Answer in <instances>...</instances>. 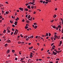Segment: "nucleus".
<instances>
[{
  "instance_id": "1",
  "label": "nucleus",
  "mask_w": 63,
  "mask_h": 63,
  "mask_svg": "<svg viewBox=\"0 0 63 63\" xmlns=\"http://www.w3.org/2000/svg\"><path fill=\"white\" fill-rule=\"evenodd\" d=\"M16 31H17V29H16V30L15 32L14 33V35H16V34H17V33H18V32H17Z\"/></svg>"
},
{
  "instance_id": "2",
  "label": "nucleus",
  "mask_w": 63,
  "mask_h": 63,
  "mask_svg": "<svg viewBox=\"0 0 63 63\" xmlns=\"http://www.w3.org/2000/svg\"><path fill=\"white\" fill-rule=\"evenodd\" d=\"M53 54H54V55H56V54H57V53L55 52H54V51H53Z\"/></svg>"
},
{
  "instance_id": "3",
  "label": "nucleus",
  "mask_w": 63,
  "mask_h": 63,
  "mask_svg": "<svg viewBox=\"0 0 63 63\" xmlns=\"http://www.w3.org/2000/svg\"><path fill=\"white\" fill-rule=\"evenodd\" d=\"M31 6L30 5H28L27 7L28 8V9H30V10L31 9V7H30Z\"/></svg>"
},
{
  "instance_id": "4",
  "label": "nucleus",
  "mask_w": 63,
  "mask_h": 63,
  "mask_svg": "<svg viewBox=\"0 0 63 63\" xmlns=\"http://www.w3.org/2000/svg\"><path fill=\"white\" fill-rule=\"evenodd\" d=\"M17 22L16 21L14 23V24H15V25H17Z\"/></svg>"
},
{
  "instance_id": "5",
  "label": "nucleus",
  "mask_w": 63,
  "mask_h": 63,
  "mask_svg": "<svg viewBox=\"0 0 63 63\" xmlns=\"http://www.w3.org/2000/svg\"><path fill=\"white\" fill-rule=\"evenodd\" d=\"M19 9L20 10H21V11H23V8H19Z\"/></svg>"
},
{
  "instance_id": "6",
  "label": "nucleus",
  "mask_w": 63,
  "mask_h": 63,
  "mask_svg": "<svg viewBox=\"0 0 63 63\" xmlns=\"http://www.w3.org/2000/svg\"><path fill=\"white\" fill-rule=\"evenodd\" d=\"M9 52H10V50H8L6 52V53H7V54L9 53Z\"/></svg>"
},
{
  "instance_id": "7",
  "label": "nucleus",
  "mask_w": 63,
  "mask_h": 63,
  "mask_svg": "<svg viewBox=\"0 0 63 63\" xmlns=\"http://www.w3.org/2000/svg\"><path fill=\"white\" fill-rule=\"evenodd\" d=\"M37 27H38V26H37L36 25H35L34 26V28H35V29H36V28H37Z\"/></svg>"
},
{
  "instance_id": "8",
  "label": "nucleus",
  "mask_w": 63,
  "mask_h": 63,
  "mask_svg": "<svg viewBox=\"0 0 63 63\" xmlns=\"http://www.w3.org/2000/svg\"><path fill=\"white\" fill-rule=\"evenodd\" d=\"M7 32H8V33L10 32H11V31L9 30L8 29H7Z\"/></svg>"
},
{
  "instance_id": "9",
  "label": "nucleus",
  "mask_w": 63,
  "mask_h": 63,
  "mask_svg": "<svg viewBox=\"0 0 63 63\" xmlns=\"http://www.w3.org/2000/svg\"><path fill=\"white\" fill-rule=\"evenodd\" d=\"M8 46V44H6L5 45V46L6 47H7V46Z\"/></svg>"
},
{
  "instance_id": "10",
  "label": "nucleus",
  "mask_w": 63,
  "mask_h": 63,
  "mask_svg": "<svg viewBox=\"0 0 63 63\" xmlns=\"http://www.w3.org/2000/svg\"><path fill=\"white\" fill-rule=\"evenodd\" d=\"M25 11H26H26H28V9L27 8H25Z\"/></svg>"
},
{
  "instance_id": "11",
  "label": "nucleus",
  "mask_w": 63,
  "mask_h": 63,
  "mask_svg": "<svg viewBox=\"0 0 63 63\" xmlns=\"http://www.w3.org/2000/svg\"><path fill=\"white\" fill-rule=\"evenodd\" d=\"M30 15H29L28 17V19H29V18H30Z\"/></svg>"
},
{
  "instance_id": "12",
  "label": "nucleus",
  "mask_w": 63,
  "mask_h": 63,
  "mask_svg": "<svg viewBox=\"0 0 63 63\" xmlns=\"http://www.w3.org/2000/svg\"><path fill=\"white\" fill-rule=\"evenodd\" d=\"M7 42H8V43H11V41L10 40H8L7 41Z\"/></svg>"
},
{
  "instance_id": "13",
  "label": "nucleus",
  "mask_w": 63,
  "mask_h": 63,
  "mask_svg": "<svg viewBox=\"0 0 63 63\" xmlns=\"http://www.w3.org/2000/svg\"><path fill=\"white\" fill-rule=\"evenodd\" d=\"M56 17V15H54L53 16V17H54V18H55Z\"/></svg>"
},
{
  "instance_id": "14",
  "label": "nucleus",
  "mask_w": 63,
  "mask_h": 63,
  "mask_svg": "<svg viewBox=\"0 0 63 63\" xmlns=\"http://www.w3.org/2000/svg\"><path fill=\"white\" fill-rule=\"evenodd\" d=\"M33 47L32 46L31 47H29V49H32V48H33Z\"/></svg>"
},
{
  "instance_id": "15",
  "label": "nucleus",
  "mask_w": 63,
  "mask_h": 63,
  "mask_svg": "<svg viewBox=\"0 0 63 63\" xmlns=\"http://www.w3.org/2000/svg\"><path fill=\"white\" fill-rule=\"evenodd\" d=\"M29 37H28V38H27V39H26V41H28V40H29Z\"/></svg>"
},
{
  "instance_id": "16",
  "label": "nucleus",
  "mask_w": 63,
  "mask_h": 63,
  "mask_svg": "<svg viewBox=\"0 0 63 63\" xmlns=\"http://www.w3.org/2000/svg\"><path fill=\"white\" fill-rule=\"evenodd\" d=\"M52 27H53V28H54V29H55L56 28V27H55V26H52Z\"/></svg>"
},
{
  "instance_id": "17",
  "label": "nucleus",
  "mask_w": 63,
  "mask_h": 63,
  "mask_svg": "<svg viewBox=\"0 0 63 63\" xmlns=\"http://www.w3.org/2000/svg\"><path fill=\"white\" fill-rule=\"evenodd\" d=\"M48 35V33H47L46 34V35H45V36H47Z\"/></svg>"
},
{
  "instance_id": "18",
  "label": "nucleus",
  "mask_w": 63,
  "mask_h": 63,
  "mask_svg": "<svg viewBox=\"0 0 63 63\" xmlns=\"http://www.w3.org/2000/svg\"><path fill=\"white\" fill-rule=\"evenodd\" d=\"M60 52H61V50L58 51L57 52V53H59Z\"/></svg>"
},
{
  "instance_id": "19",
  "label": "nucleus",
  "mask_w": 63,
  "mask_h": 63,
  "mask_svg": "<svg viewBox=\"0 0 63 63\" xmlns=\"http://www.w3.org/2000/svg\"><path fill=\"white\" fill-rule=\"evenodd\" d=\"M3 33H6V30H4V31L3 32Z\"/></svg>"
},
{
  "instance_id": "20",
  "label": "nucleus",
  "mask_w": 63,
  "mask_h": 63,
  "mask_svg": "<svg viewBox=\"0 0 63 63\" xmlns=\"http://www.w3.org/2000/svg\"><path fill=\"white\" fill-rule=\"evenodd\" d=\"M51 40H53V39H54V37H51Z\"/></svg>"
},
{
  "instance_id": "21",
  "label": "nucleus",
  "mask_w": 63,
  "mask_h": 63,
  "mask_svg": "<svg viewBox=\"0 0 63 63\" xmlns=\"http://www.w3.org/2000/svg\"><path fill=\"white\" fill-rule=\"evenodd\" d=\"M24 60V59L23 58H22L21 59V61H23Z\"/></svg>"
},
{
  "instance_id": "22",
  "label": "nucleus",
  "mask_w": 63,
  "mask_h": 63,
  "mask_svg": "<svg viewBox=\"0 0 63 63\" xmlns=\"http://www.w3.org/2000/svg\"><path fill=\"white\" fill-rule=\"evenodd\" d=\"M30 38H33V36L32 35L31 36H30Z\"/></svg>"
},
{
  "instance_id": "23",
  "label": "nucleus",
  "mask_w": 63,
  "mask_h": 63,
  "mask_svg": "<svg viewBox=\"0 0 63 63\" xmlns=\"http://www.w3.org/2000/svg\"><path fill=\"white\" fill-rule=\"evenodd\" d=\"M10 22L11 23H13V21H12V20H10Z\"/></svg>"
},
{
  "instance_id": "24",
  "label": "nucleus",
  "mask_w": 63,
  "mask_h": 63,
  "mask_svg": "<svg viewBox=\"0 0 63 63\" xmlns=\"http://www.w3.org/2000/svg\"><path fill=\"white\" fill-rule=\"evenodd\" d=\"M28 26H25V29H27V28H28Z\"/></svg>"
},
{
  "instance_id": "25",
  "label": "nucleus",
  "mask_w": 63,
  "mask_h": 63,
  "mask_svg": "<svg viewBox=\"0 0 63 63\" xmlns=\"http://www.w3.org/2000/svg\"><path fill=\"white\" fill-rule=\"evenodd\" d=\"M27 23H30V22L29 21V20L27 21Z\"/></svg>"
},
{
  "instance_id": "26",
  "label": "nucleus",
  "mask_w": 63,
  "mask_h": 63,
  "mask_svg": "<svg viewBox=\"0 0 63 63\" xmlns=\"http://www.w3.org/2000/svg\"><path fill=\"white\" fill-rule=\"evenodd\" d=\"M3 17H2V16H0V19H1V18H2Z\"/></svg>"
},
{
  "instance_id": "27",
  "label": "nucleus",
  "mask_w": 63,
  "mask_h": 63,
  "mask_svg": "<svg viewBox=\"0 0 63 63\" xmlns=\"http://www.w3.org/2000/svg\"><path fill=\"white\" fill-rule=\"evenodd\" d=\"M58 27H60V28H61V26H60V25H59L58 26Z\"/></svg>"
},
{
  "instance_id": "28",
  "label": "nucleus",
  "mask_w": 63,
  "mask_h": 63,
  "mask_svg": "<svg viewBox=\"0 0 63 63\" xmlns=\"http://www.w3.org/2000/svg\"><path fill=\"white\" fill-rule=\"evenodd\" d=\"M2 11V14H4V11L3 10Z\"/></svg>"
},
{
  "instance_id": "29",
  "label": "nucleus",
  "mask_w": 63,
  "mask_h": 63,
  "mask_svg": "<svg viewBox=\"0 0 63 63\" xmlns=\"http://www.w3.org/2000/svg\"><path fill=\"white\" fill-rule=\"evenodd\" d=\"M5 14H8V11L6 12H5Z\"/></svg>"
},
{
  "instance_id": "30",
  "label": "nucleus",
  "mask_w": 63,
  "mask_h": 63,
  "mask_svg": "<svg viewBox=\"0 0 63 63\" xmlns=\"http://www.w3.org/2000/svg\"><path fill=\"white\" fill-rule=\"evenodd\" d=\"M60 59H59V58H57L56 59V60H57V61L59 60Z\"/></svg>"
},
{
  "instance_id": "31",
  "label": "nucleus",
  "mask_w": 63,
  "mask_h": 63,
  "mask_svg": "<svg viewBox=\"0 0 63 63\" xmlns=\"http://www.w3.org/2000/svg\"><path fill=\"white\" fill-rule=\"evenodd\" d=\"M31 8L32 9H33L34 8V5H33V6H32Z\"/></svg>"
},
{
  "instance_id": "32",
  "label": "nucleus",
  "mask_w": 63,
  "mask_h": 63,
  "mask_svg": "<svg viewBox=\"0 0 63 63\" xmlns=\"http://www.w3.org/2000/svg\"><path fill=\"white\" fill-rule=\"evenodd\" d=\"M18 44H21V42H18Z\"/></svg>"
},
{
  "instance_id": "33",
  "label": "nucleus",
  "mask_w": 63,
  "mask_h": 63,
  "mask_svg": "<svg viewBox=\"0 0 63 63\" xmlns=\"http://www.w3.org/2000/svg\"><path fill=\"white\" fill-rule=\"evenodd\" d=\"M12 26H13V27H15L16 26H15L14 25H12Z\"/></svg>"
},
{
  "instance_id": "34",
  "label": "nucleus",
  "mask_w": 63,
  "mask_h": 63,
  "mask_svg": "<svg viewBox=\"0 0 63 63\" xmlns=\"http://www.w3.org/2000/svg\"><path fill=\"white\" fill-rule=\"evenodd\" d=\"M60 45H61L62 44V41H60Z\"/></svg>"
},
{
  "instance_id": "35",
  "label": "nucleus",
  "mask_w": 63,
  "mask_h": 63,
  "mask_svg": "<svg viewBox=\"0 0 63 63\" xmlns=\"http://www.w3.org/2000/svg\"><path fill=\"white\" fill-rule=\"evenodd\" d=\"M15 60H17V58L16 57L15 58Z\"/></svg>"
},
{
  "instance_id": "36",
  "label": "nucleus",
  "mask_w": 63,
  "mask_h": 63,
  "mask_svg": "<svg viewBox=\"0 0 63 63\" xmlns=\"http://www.w3.org/2000/svg\"><path fill=\"white\" fill-rule=\"evenodd\" d=\"M54 50L56 52H57V50H56V49H54Z\"/></svg>"
},
{
  "instance_id": "37",
  "label": "nucleus",
  "mask_w": 63,
  "mask_h": 63,
  "mask_svg": "<svg viewBox=\"0 0 63 63\" xmlns=\"http://www.w3.org/2000/svg\"><path fill=\"white\" fill-rule=\"evenodd\" d=\"M12 31H15V30L14 29V28H13L12 29Z\"/></svg>"
},
{
  "instance_id": "38",
  "label": "nucleus",
  "mask_w": 63,
  "mask_h": 63,
  "mask_svg": "<svg viewBox=\"0 0 63 63\" xmlns=\"http://www.w3.org/2000/svg\"><path fill=\"white\" fill-rule=\"evenodd\" d=\"M14 33V32H12L11 33V35H12Z\"/></svg>"
},
{
  "instance_id": "39",
  "label": "nucleus",
  "mask_w": 63,
  "mask_h": 63,
  "mask_svg": "<svg viewBox=\"0 0 63 63\" xmlns=\"http://www.w3.org/2000/svg\"><path fill=\"white\" fill-rule=\"evenodd\" d=\"M20 36L21 37H22V38H23V36H22V34H21L20 35Z\"/></svg>"
},
{
  "instance_id": "40",
  "label": "nucleus",
  "mask_w": 63,
  "mask_h": 63,
  "mask_svg": "<svg viewBox=\"0 0 63 63\" xmlns=\"http://www.w3.org/2000/svg\"><path fill=\"white\" fill-rule=\"evenodd\" d=\"M28 20H32L31 19V18H30V19H28Z\"/></svg>"
},
{
  "instance_id": "41",
  "label": "nucleus",
  "mask_w": 63,
  "mask_h": 63,
  "mask_svg": "<svg viewBox=\"0 0 63 63\" xmlns=\"http://www.w3.org/2000/svg\"><path fill=\"white\" fill-rule=\"evenodd\" d=\"M40 2L41 3H43V0H40Z\"/></svg>"
},
{
  "instance_id": "42",
  "label": "nucleus",
  "mask_w": 63,
  "mask_h": 63,
  "mask_svg": "<svg viewBox=\"0 0 63 63\" xmlns=\"http://www.w3.org/2000/svg\"><path fill=\"white\" fill-rule=\"evenodd\" d=\"M8 61V63H11V62L10 61Z\"/></svg>"
},
{
  "instance_id": "43",
  "label": "nucleus",
  "mask_w": 63,
  "mask_h": 63,
  "mask_svg": "<svg viewBox=\"0 0 63 63\" xmlns=\"http://www.w3.org/2000/svg\"><path fill=\"white\" fill-rule=\"evenodd\" d=\"M54 37H57V36H56V35H54Z\"/></svg>"
},
{
  "instance_id": "44",
  "label": "nucleus",
  "mask_w": 63,
  "mask_h": 63,
  "mask_svg": "<svg viewBox=\"0 0 63 63\" xmlns=\"http://www.w3.org/2000/svg\"><path fill=\"white\" fill-rule=\"evenodd\" d=\"M12 52H15V51L14 50H12Z\"/></svg>"
},
{
  "instance_id": "45",
  "label": "nucleus",
  "mask_w": 63,
  "mask_h": 63,
  "mask_svg": "<svg viewBox=\"0 0 63 63\" xmlns=\"http://www.w3.org/2000/svg\"><path fill=\"white\" fill-rule=\"evenodd\" d=\"M54 21V20H51V22H53V21Z\"/></svg>"
},
{
  "instance_id": "46",
  "label": "nucleus",
  "mask_w": 63,
  "mask_h": 63,
  "mask_svg": "<svg viewBox=\"0 0 63 63\" xmlns=\"http://www.w3.org/2000/svg\"><path fill=\"white\" fill-rule=\"evenodd\" d=\"M50 33H49V36H50Z\"/></svg>"
},
{
  "instance_id": "47",
  "label": "nucleus",
  "mask_w": 63,
  "mask_h": 63,
  "mask_svg": "<svg viewBox=\"0 0 63 63\" xmlns=\"http://www.w3.org/2000/svg\"><path fill=\"white\" fill-rule=\"evenodd\" d=\"M53 45H54V44L53 43L52 44H51V46H52Z\"/></svg>"
},
{
  "instance_id": "48",
  "label": "nucleus",
  "mask_w": 63,
  "mask_h": 63,
  "mask_svg": "<svg viewBox=\"0 0 63 63\" xmlns=\"http://www.w3.org/2000/svg\"><path fill=\"white\" fill-rule=\"evenodd\" d=\"M27 36H25L24 37V38H27Z\"/></svg>"
},
{
  "instance_id": "49",
  "label": "nucleus",
  "mask_w": 63,
  "mask_h": 63,
  "mask_svg": "<svg viewBox=\"0 0 63 63\" xmlns=\"http://www.w3.org/2000/svg\"><path fill=\"white\" fill-rule=\"evenodd\" d=\"M5 3H6V4H8V2L6 1L5 2Z\"/></svg>"
},
{
  "instance_id": "50",
  "label": "nucleus",
  "mask_w": 63,
  "mask_h": 63,
  "mask_svg": "<svg viewBox=\"0 0 63 63\" xmlns=\"http://www.w3.org/2000/svg\"><path fill=\"white\" fill-rule=\"evenodd\" d=\"M19 54H21V52H20V51L19 52Z\"/></svg>"
},
{
  "instance_id": "51",
  "label": "nucleus",
  "mask_w": 63,
  "mask_h": 63,
  "mask_svg": "<svg viewBox=\"0 0 63 63\" xmlns=\"http://www.w3.org/2000/svg\"><path fill=\"white\" fill-rule=\"evenodd\" d=\"M37 38H38V36H36L35 37V38H36V39H37Z\"/></svg>"
},
{
  "instance_id": "52",
  "label": "nucleus",
  "mask_w": 63,
  "mask_h": 63,
  "mask_svg": "<svg viewBox=\"0 0 63 63\" xmlns=\"http://www.w3.org/2000/svg\"><path fill=\"white\" fill-rule=\"evenodd\" d=\"M60 36L58 37V39H60Z\"/></svg>"
},
{
  "instance_id": "53",
  "label": "nucleus",
  "mask_w": 63,
  "mask_h": 63,
  "mask_svg": "<svg viewBox=\"0 0 63 63\" xmlns=\"http://www.w3.org/2000/svg\"><path fill=\"white\" fill-rule=\"evenodd\" d=\"M46 1H47V2H48V0H45Z\"/></svg>"
},
{
  "instance_id": "54",
  "label": "nucleus",
  "mask_w": 63,
  "mask_h": 63,
  "mask_svg": "<svg viewBox=\"0 0 63 63\" xmlns=\"http://www.w3.org/2000/svg\"><path fill=\"white\" fill-rule=\"evenodd\" d=\"M63 29H62V33H63Z\"/></svg>"
},
{
  "instance_id": "55",
  "label": "nucleus",
  "mask_w": 63,
  "mask_h": 63,
  "mask_svg": "<svg viewBox=\"0 0 63 63\" xmlns=\"http://www.w3.org/2000/svg\"><path fill=\"white\" fill-rule=\"evenodd\" d=\"M27 16H28V15H27L26 16V17L27 18Z\"/></svg>"
},
{
  "instance_id": "56",
  "label": "nucleus",
  "mask_w": 63,
  "mask_h": 63,
  "mask_svg": "<svg viewBox=\"0 0 63 63\" xmlns=\"http://www.w3.org/2000/svg\"><path fill=\"white\" fill-rule=\"evenodd\" d=\"M43 3L44 4H45V1H44L43 2Z\"/></svg>"
},
{
  "instance_id": "57",
  "label": "nucleus",
  "mask_w": 63,
  "mask_h": 63,
  "mask_svg": "<svg viewBox=\"0 0 63 63\" xmlns=\"http://www.w3.org/2000/svg\"><path fill=\"white\" fill-rule=\"evenodd\" d=\"M28 44L29 45H31V43H28Z\"/></svg>"
},
{
  "instance_id": "58",
  "label": "nucleus",
  "mask_w": 63,
  "mask_h": 63,
  "mask_svg": "<svg viewBox=\"0 0 63 63\" xmlns=\"http://www.w3.org/2000/svg\"><path fill=\"white\" fill-rule=\"evenodd\" d=\"M36 24V23H34L33 24H34V25H36V24Z\"/></svg>"
},
{
  "instance_id": "59",
  "label": "nucleus",
  "mask_w": 63,
  "mask_h": 63,
  "mask_svg": "<svg viewBox=\"0 0 63 63\" xmlns=\"http://www.w3.org/2000/svg\"><path fill=\"white\" fill-rule=\"evenodd\" d=\"M16 14H17V13L16 12L15 14V16H16Z\"/></svg>"
},
{
  "instance_id": "60",
  "label": "nucleus",
  "mask_w": 63,
  "mask_h": 63,
  "mask_svg": "<svg viewBox=\"0 0 63 63\" xmlns=\"http://www.w3.org/2000/svg\"><path fill=\"white\" fill-rule=\"evenodd\" d=\"M45 3V4H47V3H48V2H46Z\"/></svg>"
},
{
  "instance_id": "61",
  "label": "nucleus",
  "mask_w": 63,
  "mask_h": 63,
  "mask_svg": "<svg viewBox=\"0 0 63 63\" xmlns=\"http://www.w3.org/2000/svg\"><path fill=\"white\" fill-rule=\"evenodd\" d=\"M22 21L24 22V19H23V20H22Z\"/></svg>"
},
{
  "instance_id": "62",
  "label": "nucleus",
  "mask_w": 63,
  "mask_h": 63,
  "mask_svg": "<svg viewBox=\"0 0 63 63\" xmlns=\"http://www.w3.org/2000/svg\"><path fill=\"white\" fill-rule=\"evenodd\" d=\"M56 37H55L54 38V40H56Z\"/></svg>"
},
{
  "instance_id": "63",
  "label": "nucleus",
  "mask_w": 63,
  "mask_h": 63,
  "mask_svg": "<svg viewBox=\"0 0 63 63\" xmlns=\"http://www.w3.org/2000/svg\"><path fill=\"white\" fill-rule=\"evenodd\" d=\"M21 44H24V42H21Z\"/></svg>"
},
{
  "instance_id": "64",
  "label": "nucleus",
  "mask_w": 63,
  "mask_h": 63,
  "mask_svg": "<svg viewBox=\"0 0 63 63\" xmlns=\"http://www.w3.org/2000/svg\"><path fill=\"white\" fill-rule=\"evenodd\" d=\"M48 2H51V0H48Z\"/></svg>"
}]
</instances>
